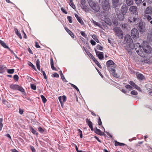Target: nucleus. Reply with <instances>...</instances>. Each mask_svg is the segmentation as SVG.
I'll use <instances>...</instances> for the list:
<instances>
[{"label": "nucleus", "instance_id": "nucleus-7", "mask_svg": "<svg viewBox=\"0 0 152 152\" xmlns=\"http://www.w3.org/2000/svg\"><path fill=\"white\" fill-rule=\"evenodd\" d=\"M139 28L140 32H144L145 31L146 28L144 23L142 22H140L139 24Z\"/></svg>", "mask_w": 152, "mask_h": 152}, {"label": "nucleus", "instance_id": "nucleus-52", "mask_svg": "<svg viewBox=\"0 0 152 152\" xmlns=\"http://www.w3.org/2000/svg\"><path fill=\"white\" fill-rule=\"evenodd\" d=\"M54 77H59V76L58 74L56 73H55L53 75Z\"/></svg>", "mask_w": 152, "mask_h": 152}, {"label": "nucleus", "instance_id": "nucleus-59", "mask_svg": "<svg viewBox=\"0 0 152 152\" xmlns=\"http://www.w3.org/2000/svg\"><path fill=\"white\" fill-rule=\"evenodd\" d=\"M94 137L95 139H96L99 142H101V140H99L98 137L96 136H95Z\"/></svg>", "mask_w": 152, "mask_h": 152}, {"label": "nucleus", "instance_id": "nucleus-16", "mask_svg": "<svg viewBox=\"0 0 152 152\" xmlns=\"http://www.w3.org/2000/svg\"><path fill=\"white\" fill-rule=\"evenodd\" d=\"M139 20V18L137 17V16H136L135 15V16L132 19V20H131L129 19V21H130L131 23L132 22L137 23L138 22Z\"/></svg>", "mask_w": 152, "mask_h": 152}, {"label": "nucleus", "instance_id": "nucleus-41", "mask_svg": "<svg viewBox=\"0 0 152 152\" xmlns=\"http://www.w3.org/2000/svg\"><path fill=\"white\" fill-rule=\"evenodd\" d=\"M72 87L75 88L77 91H79V90L78 88H77V87L75 85H74L70 83Z\"/></svg>", "mask_w": 152, "mask_h": 152}, {"label": "nucleus", "instance_id": "nucleus-15", "mask_svg": "<svg viewBox=\"0 0 152 152\" xmlns=\"http://www.w3.org/2000/svg\"><path fill=\"white\" fill-rule=\"evenodd\" d=\"M127 11V8L125 5H123L121 7V11L123 15H125Z\"/></svg>", "mask_w": 152, "mask_h": 152}, {"label": "nucleus", "instance_id": "nucleus-4", "mask_svg": "<svg viewBox=\"0 0 152 152\" xmlns=\"http://www.w3.org/2000/svg\"><path fill=\"white\" fill-rule=\"evenodd\" d=\"M90 7L96 11L98 12L100 9L99 5L92 0H87Z\"/></svg>", "mask_w": 152, "mask_h": 152}, {"label": "nucleus", "instance_id": "nucleus-22", "mask_svg": "<svg viewBox=\"0 0 152 152\" xmlns=\"http://www.w3.org/2000/svg\"><path fill=\"white\" fill-rule=\"evenodd\" d=\"M10 88L13 90H17L18 88V86L17 85H13L12 84L10 85Z\"/></svg>", "mask_w": 152, "mask_h": 152}, {"label": "nucleus", "instance_id": "nucleus-53", "mask_svg": "<svg viewBox=\"0 0 152 152\" xmlns=\"http://www.w3.org/2000/svg\"><path fill=\"white\" fill-rule=\"evenodd\" d=\"M125 87L126 88L131 89L132 88V87L131 86H130V85H126L125 86Z\"/></svg>", "mask_w": 152, "mask_h": 152}, {"label": "nucleus", "instance_id": "nucleus-34", "mask_svg": "<svg viewBox=\"0 0 152 152\" xmlns=\"http://www.w3.org/2000/svg\"><path fill=\"white\" fill-rule=\"evenodd\" d=\"M41 97L42 99V101L44 103H45L47 101V99L45 97L43 96V95H41Z\"/></svg>", "mask_w": 152, "mask_h": 152}, {"label": "nucleus", "instance_id": "nucleus-21", "mask_svg": "<svg viewBox=\"0 0 152 152\" xmlns=\"http://www.w3.org/2000/svg\"><path fill=\"white\" fill-rule=\"evenodd\" d=\"M0 43L4 48L10 49V48L6 45V44L4 42L0 40Z\"/></svg>", "mask_w": 152, "mask_h": 152}, {"label": "nucleus", "instance_id": "nucleus-50", "mask_svg": "<svg viewBox=\"0 0 152 152\" xmlns=\"http://www.w3.org/2000/svg\"><path fill=\"white\" fill-rule=\"evenodd\" d=\"M81 34L84 37H87V35H86L84 32L83 31H81L80 32Z\"/></svg>", "mask_w": 152, "mask_h": 152}, {"label": "nucleus", "instance_id": "nucleus-62", "mask_svg": "<svg viewBox=\"0 0 152 152\" xmlns=\"http://www.w3.org/2000/svg\"><path fill=\"white\" fill-rule=\"evenodd\" d=\"M147 19L148 20H151L152 18H151V16L148 15L147 16Z\"/></svg>", "mask_w": 152, "mask_h": 152}, {"label": "nucleus", "instance_id": "nucleus-17", "mask_svg": "<svg viewBox=\"0 0 152 152\" xmlns=\"http://www.w3.org/2000/svg\"><path fill=\"white\" fill-rule=\"evenodd\" d=\"M75 17L76 18L78 21L82 25L83 24V22L81 19V18L77 14H75Z\"/></svg>", "mask_w": 152, "mask_h": 152}, {"label": "nucleus", "instance_id": "nucleus-60", "mask_svg": "<svg viewBox=\"0 0 152 152\" xmlns=\"http://www.w3.org/2000/svg\"><path fill=\"white\" fill-rule=\"evenodd\" d=\"M62 99L63 100V102H64L66 101V97L65 96H62Z\"/></svg>", "mask_w": 152, "mask_h": 152}, {"label": "nucleus", "instance_id": "nucleus-45", "mask_svg": "<svg viewBox=\"0 0 152 152\" xmlns=\"http://www.w3.org/2000/svg\"><path fill=\"white\" fill-rule=\"evenodd\" d=\"M96 48L97 49L99 50H102V47L100 45H97Z\"/></svg>", "mask_w": 152, "mask_h": 152}, {"label": "nucleus", "instance_id": "nucleus-33", "mask_svg": "<svg viewBox=\"0 0 152 152\" xmlns=\"http://www.w3.org/2000/svg\"><path fill=\"white\" fill-rule=\"evenodd\" d=\"M136 4L137 5H140L142 2V0H134Z\"/></svg>", "mask_w": 152, "mask_h": 152}, {"label": "nucleus", "instance_id": "nucleus-27", "mask_svg": "<svg viewBox=\"0 0 152 152\" xmlns=\"http://www.w3.org/2000/svg\"><path fill=\"white\" fill-rule=\"evenodd\" d=\"M15 32L17 35L19 37L20 39H21L22 38V36L18 32V30L16 28L15 29Z\"/></svg>", "mask_w": 152, "mask_h": 152}, {"label": "nucleus", "instance_id": "nucleus-38", "mask_svg": "<svg viewBox=\"0 0 152 152\" xmlns=\"http://www.w3.org/2000/svg\"><path fill=\"white\" fill-rule=\"evenodd\" d=\"M69 5L73 9H75V7L72 1L69 2Z\"/></svg>", "mask_w": 152, "mask_h": 152}, {"label": "nucleus", "instance_id": "nucleus-23", "mask_svg": "<svg viewBox=\"0 0 152 152\" xmlns=\"http://www.w3.org/2000/svg\"><path fill=\"white\" fill-rule=\"evenodd\" d=\"M114 62L111 60H110L108 61L106 63L107 66L108 67H109L111 65H114Z\"/></svg>", "mask_w": 152, "mask_h": 152}, {"label": "nucleus", "instance_id": "nucleus-54", "mask_svg": "<svg viewBox=\"0 0 152 152\" xmlns=\"http://www.w3.org/2000/svg\"><path fill=\"white\" fill-rule=\"evenodd\" d=\"M89 127L91 129V130H93V127L92 124H88Z\"/></svg>", "mask_w": 152, "mask_h": 152}, {"label": "nucleus", "instance_id": "nucleus-28", "mask_svg": "<svg viewBox=\"0 0 152 152\" xmlns=\"http://www.w3.org/2000/svg\"><path fill=\"white\" fill-rule=\"evenodd\" d=\"M39 131L41 133H43L45 132V129H43L41 127H39L38 128Z\"/></svg>", "mask_w": 152, "mask_h": 152}, {"label": "nucleus", "instance_id": "nucleus-6", "mask_svg": "<svg viewBox=\"0 0 152 152\" xmlns=\"http://www.w3.org/2000/svg\"><path fill=\"white\" fill-rule=\"evenodd\" d=\"M131 34L132 37L134 39H136L139 38V34L138 31L135 28H133L131 31Z\"/></svg>", "mask_w": 152, "mask_h": 152}, {"label": "nucleus", "instance_id": "nucleus-44", "mask_svg": "<svg viewBox=\"0 0 152 152\" xmlns=\"http://www.w3.org/2000/svg\"><path fill=\"white\" fill-rule=\"evenodd\" d=\"M60 75L61 77V79L63 80H64L65 79V77L61 71H60Z\"/></svg>", "mask_w": 152, "mask_h": 152}, {"label": "nucleus", "instance_id": "nucleus-1", "mask_svg": "<svg viewBox=\"0 0 152 152\" xmlns=\"http://www.w3.org/2000/svg\"><path fill=\"white\" fill-rule=\"evenodd\" d=\"M136 47L135 49L137 53L141 56H145V53H150L151 51V47L148 45L147 43L143 42V43L142 49H141L142 46L139 43L136 44Z\"/></svg>", "mask_w": 152, "mask_h": 152}, {"label": "nucleus", "instance_id": "nucleus-36", "mask_svg": "<svg viewBox=\"0 0 152 152\" xmlns=\"http://www.w3.org/2000/svg\"><path fill=\"white\" fill-rule=\"evenodd\" d=\"M92 22L96 26H98L99 27L100 26V24L98 23V22H97L95 21H94V20H93Z\"/></svg>", "mask_w": 152, "mask_h": 152}, {"label": "nucleus", "instance_id": "nucleus-29", "mask_svg": "<svg viewBox=\"0 0 152 152\" xmlns=\"http://www.w3.org/2000/svg\"><path fill=\"white\" fill-rule=\"evenodd\" d=\"M147 39L149 41H152V34L150 33H148V36L147 37Z\"/></svg>", "mask_w": 152, "mask_h": 152}, {"label": "nucleus", "instance_id": "nucleus-48", "mask_svg": "<svg viewBox=\"0 0 152 152\" xmlns=\"http://www.w3.org/2000/svg\"><path fill=\"white\" fill-rule=\"evenodd\" d=\"M30 148L33 152H35L36 150L34 147L32 146H30Z\"/></svg>", "mask_w": 152, "mask_h": 152}, {"label": "nucleus", "instance_id": "nucleus-5", "mask_svg": "<svg viewBox=\"0 0 152 152\" xmlns=\"http://www.w3.org/2000/svg\"><path fill=\"white\" fill-rule=\"evenodd\" d=\"M116 10V15L118 18L120 20L122 21L124 19V15L123 14L121 13L120 10L119 8H116L115 10Z\"/></svg>", "mask_w": 152, "mask_h": 152}, {"label": "nucleus", "instance_id": "nucleus-18", "mask_svg": "<svg viewBox=\"0 0 152 152\" xmlns=\"http://www.w3.org/2000/svg\"><path fill=\"white\" fill-rule=\"evenodd\" d=\"M136 76L137 78L140 80H142L145 79L144 76L141 74H137Z\"/></svg>", "mask_w": 152, "mask_h": 152}, {"label": "nucleus", "instance_id": "nucleus-57", "mask_svg": "<svg viewBox=\"0 0 152 152\" xmlns=\"http://www.w3.org/2000/svg\"><path fill=\"white\" fill-rule=\"evenodd\" d=\"M61 10L64 13L67 14V12L62 7L61 8Z\"/></svg>", "mask_w": 152, "mask_h": 152}, {"label": "nucleus", "instance_id": "nucleus-32", "mask_svg": "<svg viewBox=\"0 0 152 152\" xmlns=\"http://www.w3.org/2000/svg\"><path fill=\"white\" fill-rule=\"evenodd\" d=\"M14 69H7V72L10 74H12L14 72Z\"/></svg>", "mask_w": 152, "mask_h": 152}, {"label": "nucleus", "instance_id": "nucleus-61", "mask_svg": "<svg viewBox=\"0 0 152 152\" xmlns=\"http://www.w3.org/2000/svg\"><path fill=\"white\" fill-rule=\"evenodd\" d=\"M115 77H117L118 75L115 72H113L112 74Z\"/></svg>", "mask_w": 152, "mask_h": 152}, {"label": "nucleus", "instance_id": "nucleus-8", "mask_svg": "<svg viewBox=\"0 0 152 152\" xmlns=\"http://www.w3.org/2000/svg\"><path fill=\"white\" fill-rule=\"evenodd\" d=\"M113 7L115 8L120 5V0H112Z\"/></svg>", "mask_w": 152, "mask_h": 152}, {"label": "nucleus", "instance_id": "nucleus-56", "mask_svg": "<svg viewBox=\"0 0 152 152\" xmlns=\"http://www.w3.org/2000/svg\"><path fill=\"white\" fill-rule=\"evenodd\" d=\"M127 26L128 25L126 24L122 25V27L124 28H126Z\"/></svg>", "mask_w": 152, "mask_h": 152}, {"label": "nucleus", "instance_id": "nucleus-39", "mask_svg": "<svg viewBox=\"0 0 152 152\" xmlns=\"http://www.w3.org/2000/svg\"><path fill=\"white\" fill-rule=\"evenodd\" d=\"M31 87L32 89L34 90H35L36 89V86L34 84H31Z\"/></svg>", "mask_w": 152, "mask_h": 152}, {"label": "nucleus", "instance_id": "nucleus-40", "mask_svg": "<svg viewBox=\"0 0 152 152\" xmlns=\"http://www.w3.org/2000/svg\"><path fill=\"white\" fill-rule=\"evenodd\" d=\"M14 79L17 81H18V80L19 77L18 75H15L13 76Z\"/></svg>", "mask_w": 152, "mask_h": 152}, {"label": "nucleus", "instance_id": "nucleus-46", "mask_svg": "<svg viewBox=\"0 0 152 152\" xmlns=\"http://www.w3.org/2000/svg\"><path fill=\"white\" fill-rule=\"evenodd\" d=\"M67 19L69 23H71L72 22V18L71 17L69 16L67 17Z\"/></svg>", "mask_w": 152, "mask_h": 152}, {"label": "nucleus", "instance_id": "nucleus-64", "mask_svg": "<svg viewBox=\"0 0 152 152\" xmlns=\"http://www.w3.org/2000/svg\"><path fill=\"white\" fill-rule=\"evenodd\" d=\"M5 136H6L8 137L10 139V140H11V136L9 134H7L6 135H5Z\"/></svg>", "mask_w": 152, "mask_h": 152}, {"label": "nucleus", "instance_id": "nucleus-63", "mask_svg": "<svg viewBox=\"0 0 152 152\" xmlns=\"http://www.w3.org/2000/svg\"><path fill=\"white\" fill-rule=\"evenodd\" d=\"M50 64L51 65H54L53 61L52 58L50 59Z\"/></svg>", "mask_w": 152, "mask_h": 152}, {"label": "nucleus", "instance_id": "nucleus-42", "mask_svg": "<svg viewBox=\"0 0 152 152\" xmlns=\"http://www.w3.org/2000/svg\"><path fill=\"white\" fill-rule=\"evenodd\" d=\"M41 71L42 72L43 75L44 76V78L45 79H46L47 78V76L44 71L42 70V69H41Z\"/></svg>", "mask_w": 152, "mask_h": 152}, {"label": "nucleus", "instance_id": "nucleus-12", "mask_svg": "<svg viewBox=\"0 0 152 152\" xmlns=\"http://www.w3.org/2000/svg\"><path fill=\"white\" fill-rule=\"evenodd\" d=\"M115 146H125L128 148V146L125 144L124 143L119 142L116 141H115Z\"/></svg>", "mask_w": 152, "mask_h": 152}, {"label": "nucleus", "instance_id": "nucleus-51", "mask_svg": "<svg viewBox=\"0 0 152 152\" xmlns=\"http://www.w3.org/2000/svg\"><path fill=\"white\" fill-rule=\"evenodd\" d=\"M91 43L92 45H95L96 44L95 41L93 40L91 41Z\"/></svg>", "mask_w": 152, "mask_h": 152}, {"label": "nucleus", "instance_id": "nucleus-24", "mask_svg": "<svg viewBox=\"0 0 152 152\" xmlns=\"http://www.w3.org/2000/svg\"><path fill=\"white\" fill-rule=\"evenodd\" d=\"M126 4L129 6H130L132 5L133 4L132 0H126Z\"/></svg>", "mask_w": 152, "mask_h": 152}, {"label": "nucleus", "instance_id": "nucleus-47", "mask_svg": "<svg viewBox=\"0 0 152 152\" xmlns=\"http://www.w3.org/2000/svg\"><path fill=\"white\" fill-rule=\"evenodd\" d=\"M80 3H81V4L83 5L85 4L86 3V1L85 0H81Z\"/></svg>", "mask_w": 152, "mask_h": 152}, {"label": "nucleus", "instance_id": "nucleus-49", "mask_svg": "<svg viewBox=\"0 0 152 152\" xmlns=\"http://www.w3.org/2000/svg\"><path fill=\"white\" fill-rule=\"evenodd\" d=\"M65 29L66 31L69 33V34H72V32L68 28H65Z\"/></svg>", "mask_w": 152, "mask_h": 152}, {"label": "nucleus", "instance_id": "nucleus-3", "mask_svg": "<svg viewBox=\"0 0 152 152\" xmlns=\"http://www.w3.org/2000/svg\"><path fill=\"white\" fill-rule=\"evenodd\" d=\"M101 6L104 10L108 11L110 8L109 0H103L101 3Z\"/></svg>", "mask_w": 152, "mask_h": 152}, {"label": "nucleus", "instance_id": "nucleus-43", "mask_svg": "<svg viewBox=\"0 0 152 152\" xmlns=\"http://www.w3.org/2000/svg\"><path fill=\"white\" fill-rule=\"evenodd\" d=\"M132 94H133V95H136L137 94V92L134 91H134H132L131 92V93Z\"/></svg>", "mask_w": 152, "mask_h": 152}, {"label": "nucleus", "instance_id": "nucleus-9", "mask_svg": "<svg viewBox=\"0 0 152 152\" xmlns=\"http://www.w3.org/2000/svg\"><path fill=\"white\" fill-rule=\"evenodd\" d=\"M129 11L134 14H136L137 13V7L132 6H131L129 8Z\"/></svg>", "mask_w": 152, "mask_h": 152}, {"label": "nucleus", "instance_id": "nucleus-31", "mask_svg": "<svg viewBox=\"0 0 152 152\" xmlns=\"http://www.w3.org/2000/svg\"><path fill=\"white\" fill-rule=\"evenodd\" d=\"M92 38L95 41H96V42L98 43L99 42V41L98 40L97 37L96 36L94 35L93 34L92 36Z\"/></svg>", "mask_w": 152, "mask_h": 152}, {"label": "nucleus", "instance_id": "nucleus-58", "mask_svg": "<svg viewBox=\"0 0 152 152\" xmlns=\"http://www.w3.org/2000/svg\"><path fill=\"white\" fill-rule=\"evenodd\" d=\"M75 149L76 150V151L77 152H83L82 151H79V150L78 148L77 147V146L76 145L75 146Z\"/></svg>", "mask_w": 152, "mask_h": 152}, {"label": "nucleus", "instance_id": "nucleus-37", "mask_svg": "<svg viewBox=\"0 0 152 152\" xmlns=\"http://www.w3.org/2000/svg\"><path fill=\"white\" fill-rule=\"evenodd\" d=\"M28 65L29 66H31L35 70H36V69L35 66L31 63L29 62V63Z\"/></svg>", "mask_w": 152, "mask_h": 152}, {"label": "nucleus", "instance_id": "nucleus-26", "mask_svg": "<svg viewBox=\"0 0 152 152\" xmlns=\"http://www.w3.org/2000/svg\"><path fill=\"white\" fill-rule=\"evenodd\" d=\"M36 66L37 68L39 70H40V62L39 60L38 59L36 61Z\"/></svg>", "mask_w": 152, "mask_h": 152}, {"label": "nucleus", "instance_id": "nucleus-13", "mask_svg": "<svg viewBox=\"0 0 152 152\" xmlns=\"http://www.w3.org/2000/svg\"><path fill=\"white\" fill-rule=\"evenodd\" d=\"M152 12V7L151 6H149L147 7L145 11V14H149L151 13Z\"/></svg>", "mask_w": 152, "mask_h": 152}, {"label": "nucleus", "instance_id": "nucleus-14", "mask_svg": "<svg viewBox=\"0 0 152 152\" xmlns=\"http://www.w3.org/2000/svg\"><path fill=\"white\" fill-rule=\"evenodd\" d=\"M130 85L132 86L133 87H134L138 91H140V88L138 86L136 85L134 82L133 81H130L129 82Z\"/></svg>", "mask_w": 152, "mask_h": 152}, {"label": "nucleus", "instance_id": "nucleus-2", "mask_svg": "<svg viewBox=\"0 0 152 152\" xmlns=\"http://www.w3.org/2000/svg\"><path fill=\"white\" fill-rule=\"evenodd\" d=\"M124 39L125 40L127 43V45L131 49H133L134 48H135L136 47V45H134L132 40L129 35H126Z\"/></svg>", "mask_w": 152, "mask_h": 152}, {"label": "nucleus", "instance_id": "nucleus-11", "mask_svg": "<svg viewBox=\"0 0 152 152\" xmlns=\"http://www.w3.org/2000/svg\"><path fill=\"white\" fill-rule=\"evenodd\" d=\"M116 35L121 38H122L123 37L122 31L119 29L117 28L116 30Z\"/></svg>", "mask_w": 152, "mask_h": 152}, {"label": "nucleus", "instance_id": "nucleus-10", "mask_svg": "<svg viewBox=\"0 0 152 152\" xmlns=\"http://www.w3.org/2000/svg\"><path fill=\"white\" fill-rule=\"evenodd\" d=\"M95 51L96 55L100 60H102L104 56L103 53V52L98 51L96 49L95 50Z\"/></svg>", "mask_w": 152, "mask_h": 152}, {"label": "nucleus", "instance_id": "nucleus-19", "mask_svg": "<svg viewBox=\"0 0 152 152\" xmlns=\"http://www.w3.org/2000/svg\"><path fill=\"white\" fill-rule=\"evenodd\" d=\"M29 128L30 131L33 134H34L36 135H38V132L35 130L32 126H30Z\"/></svg>", "mask_w": 152, "mask_h": 152}, {"label": "nucleus", "instance_id": "nucleus-25", "mask_svg": "<svg viewBox=\"0 0 152 152\" xmlns=\"http://www.w3.org/2000/svg\"><path fill=\"white\" fill-rule=\"evenodd\" d=\"M92 59L95 62V64L99 67L101 68V66L100 65L99 62L94 57H93Z\"/></svg>", "mask_w": 152, "mask_h": 152}, {"label": "nucleus", "instance_id": "nucleus-30", "mask_svg": "<svg viewBox=\"0 0 152 152\" xmlns=\"http://www.w3.org/2000/svg\"><path fill=\"white\" fill-rule=\"evenodd\" d=\"M5 68L3 66H0V73H2L5 71Z\"/></svg>", "mask_w": 152, "mask_h": 152}, {"label": "nucleus", "instance_id": "nucleus-35", "mask_svg": "<svg viewBox=\"0 0 152 152\" xmlns=\"http://www.w3.org/2000/svg\"><path fill=\"white\" fill-rule=\"evenodd\" d=\"M17 90L20 91L22 92H24V90L22 87L19 86Z\"/></svg>", "mask_w": 152, "mask_h": 152}, {"label": "nucleus", "instance_id": "nucleus-55", "mask_svg": "<svg viewBox=\"0 0 152 152\" xmlns=\"http://www.w3.org/2000/svg\"><path fill=\"white\" fill-rule=\"evenodd\" d=\"M19 112L20 114H22L23 113V110L20 108L19 109Z\"/></svg>", "mask_w": 152, "mask_h": 152}, {"label": "nucleus", "instance_id": "nucleus-20", "mask_svg": "<svg viewBox=\"0 0 152 152\" xmlns=\"http://www.w3.org/2000/svg\"><path fill=\"white\" fill-rule=\"evenodd\" d=\"M95 132L100 135H103V134H104V133H102L100 129L97 128H96V129L95 131Z\"/></svg>", "mask_w": 152, "mask_h": 152}]
</instances>
